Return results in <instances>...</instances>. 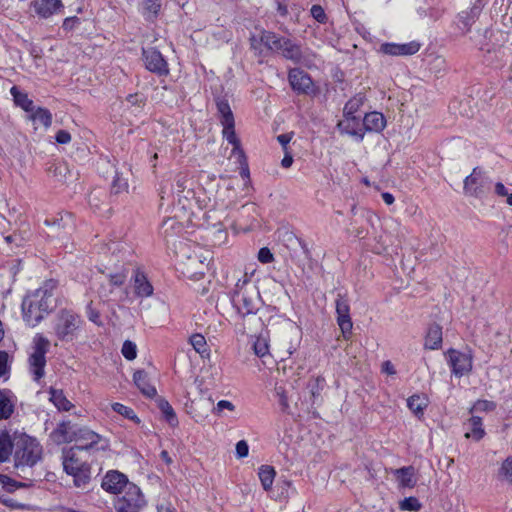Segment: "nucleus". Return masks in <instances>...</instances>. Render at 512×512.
<instances>
[{"label":"nucleus","instance_id":"nucleus-1","mask_svg":"<svg viewBox=\"0 0 512 512\" xmlns=\"http://www.w3.org/2000/svg\"><path fill=\"white\" fill-rule=\"evenodd\" d=\"M160 207L179 206L182 210L192 209L196 202L194 181L187 172L165 175L158 188Z\"/></svg>","mask_w":512,"mask_h":512},{"label":"nucleus","instance_id":"nucleus-2","mask_svg":"<svg viewBox=\"0 0 512 512\" xmlns=\"http://www.w3.org/2000/svg\"><path fill=\"white\" fill-rule=\"evenodd\" d=\"M57 281L50 279L41 287L27 294L22 301V312L25 322L30 326H36L45 315L56 307L55 290Z\"/></svg>","mask_w":512,"mask_h":512},{"label":"nucleus","instance_id":"nucleus-3","mask_svg":"<svg viewBox=\"0 0 512 512\" xmlns=\"http://www.w3.org/2000/svg\"><path fill=\"white\" fill-rule=\"evenodd\" d=\"M13 441L14 451V468L17 475L21 476V472H25L26 468L34 466L41 458V447L36 439L26 435H15Z\"/></svg>","mask_w":512,"mask_h":512},{"label":"nucleus","instance_id":"nucleus-4","mask_svg":"<svg viewBox=\"0 0 512 512\" xmlns=\"http://www.w3.org/2000/svg\"><path fill=\"white\" fill-rule=\"evenodd\" d=\"M232 303L239 314L247 316L255 314L262 306V300L256 285L251 283L246 275L239 279L232 295Z\"/></svg>","mask_w":512,"mask_h":512},{"label":"nucleus","instance_id":"nucleus-5","mask_svg":"<svg viewBox=\"0 0 512 512\" xmlns=\"http://www.w3.org/2000/svg\"><path fill=\"white\" fill-rule=\"evenodd\" d=\"M84 451L79 448L65 449L63 451V467L67 474L73 476L74 485L78 488H86L91 479L90 465L81 454Z\"/></svg>","mask_w":512,"mask_h":512},{"label":"nucleus","instance_id":"nucleus-6","mask_svg":"<svg viewBox=\"0 0 512 512\" xmlns=\"http://www.w3.org/2000/svg\"><path fill=\"white\" fill-rule=\"evenodd\" d=\"M82 324L80 316L72 310H60L54 320V332L60 341H72Z\"/></svg>","mask_w":512,"mask_h":512},{"label":"nucleus","instance_id":"nucleus-7","mask_svg":"<svg viewBox=\"0 0 512 512\" xmlns=\"http://www.w3.org/2000/svg\"><path fill=\"white\" fill-rule=\"evenodd\" d=\"M50 347L49 340L42 334H37L33 339L32 352L29 355V371L35 381H39L45 374L46 353Z\"/></svg>","mask_w":512,"mask_h":512},{"label":"nucleus","instance_id":"nucleus-8","mask_svg":"<svg viewBox=\"0 0 512 512\" xmlns=\"http://www.w3.org/2000/svg\"><path fill=\"white\" fill-rule=\"evenodd\" d=\"M123 496L115 502L117 512H140L145 506L146 501L140 488L132 483L122 492Z\"/></svg>","mask_w":512,"mask_h":512},{"label":"nucleus","instance_id":"nucleus-9","mask_svg":"<svg viewBox=\"0 0 512 512\" xmlns=\"http://www.w3.org/2000/svg\"><path fill=\"white\" fill-rule=\"evenodd\" d=\"M216 107L217 112L220 116V122L223 126V136L224 138L233 146L238 148L239 139L235 133V121L232 110L228 103V100L225 98L217 97L216 98Z\"/></svg>","mask_w":512,"mask_h":512},{"label":"nucleus","instance_id":"nucleus-10","mask_svg":"<svg viewBox=\"0 0 512 512\" xmlns=\"http://www.w3.org/2000/svg\"><path fill=\"white\" fill-rule=\"evenodd\" d=\"M74 441L76 444L72 448H79V450L85 452L105 449L106 447V442L103 441L102 437L87 427H78Z\"/></svg>","mask_w":512,"mask_h":512},{"label":"nucleus","instance_id":"nucleus-11","mask_svg":"<svg viewBox=\"0 0 512 512\" xmlns=\"http://www.w3.org/2000/svg\"><path fill=\"white\" fill-rule=\"evenodd\" d=\"M299 336L300 332L295 326L289 325V327L285 329L283 339L277 343L276 348L281 361L285 360L296 351L299 345Z\"/></svg>","mask_w":512,"mask_h":512},{"label":"nucleus","instance_id":"nucleus-12","mask_svg":"<svg viewBox=\"0 0 512 512\" xmlns=\"http://www.w3.org/2000/svg\"><path fill=\"white\" fill-rule=\"evenodd\" d=\"M489 182L483 173L475 168L473 172L464 180L465 193L474 196L482 197L489 190Z\"/></svg>","mask_w":512,"mask_h":512},{"label":"nucleus","instance_id":"nucleus-13","mask_svg":"<svg viewBox=\"0 0 512 512\" xmlns=\"http://www.w3.org/2000/svg\"><path fill=\"white\" fill-rule=\"evenodd\" d=\"M131 484L125 474L117 470H110L103 477L101 487L108 493L119 494Z\"/></svg>","mask_w":512,"mask_h":512},{"label":"nucleus","instance_id":"nucleus-14","mask_svg":"<svg viewBox=\"0 0 512 512\" xmlns=\"http://www.w3.org/2000/svg\"><path fill=\"white\" fill-rule=\"evenodd\" d=\"M143 60L149 71L159 76H165L169 73L168 64L158 50L154 48L143 49Z\"/></svg>","mask_w":512,"mask_h":512},{"label":"nucleus","instance_id":"nucleus-15","mask_svg":"<svg viewBox=\"0 0 512 512\" xmlns=\"http://www.w3.org/2000/svg\"><path fill=\"white\" fill-rule=\"evenodd\" d=\"M337 323L345 338L351 334L353 323L350 317V306L348 299L338 294L336 299Z\"/></svg>","mask_w":512,"mask_h":512},{"label":"nucleus","instance_id":"nucleus-16","mask_svg":"<svg viewBox=\"0 0 512 512\" xmlns=\"http://www.w3.org/2000/svg\"><path fill=\"white\" fill-rule=\"evenodd\" d=\"M448 354L452 372L456 376L461 377L472 370V355L470 352L466 353L450 349Z\"/></svg>","mask_w":512,"mask_h":512},{"label":"nucleus","instance_id":"nucleus-17","mask_svg":"<svg viewBox=\"0 0 512 512\" xmlns=\"http://www.w3.org/2000/svg\"><path fill=\"white\" fill-rule=\"evenodd\" d=\"M78 427L71 421H63L50 433V440L57 445L72 442L77 434Z\"/></svg>","mask_w":512,"mask_h":512},{"label":"nucleus","instance_id":"nucleus-18","mask_svg":"<svg viewBox=\"0 0 512 512\" xmlns=\"http://www.w3.org/2000/svg\"><path fill=\"white\" fill-rule=\"evenodd\" d=\"M288 80L292 89L298 93H309L312 90V80L305 71L293 68L289 71Z\"/></svg>","mask_w":512,"mask_h":512},{"label":"nucleus","instance_id":"nucleus-19","mask_svg":"<svg viewBox=\"0 0 512 512\" xmlns=\"http://www.w3.org/2000/svg\"><path fill=\"white\" fill-rule=\"evenodd\" d=\"M420 49V44L412 41L405 44L396 43H383L380 46V51L387 55L392 56H408L417 53Z\"/></svg>","mask_w":512,"mask_h":512},{"label":"nucleus","instance_id":"nucleus-20","mask_svg":"<svg viewBox=\"0 0 512 512\" xmlns=\"http://www.w3.org/2000/svg\"><path fill=\"white\" fill-rule=\"evenodd\" d=\"M32 7L41 18H49L63 8L61 0H33Z\"/></svg>","mask_w":512,"mask_h":512},{"label":"nucleus","instance_id":"nucleus-21","mask_svg":"<svg viewBox=\"0 0 512 512\" xmlns=\"http://www.w3.org/2000/svg\"><path fill=\"white\" fill-rule=\"evenodd\" d=\"M338 128L341 133L348 134L359 142L364 138V130L360 127L358 117H345V120L338 123Z\"/></svg>","mask_w":512,"mask_h":512},{"label":"nucleus","instance_id":"nucleus-22","mask_svg":"<svg viewBox=\"0 0 512 512\" xmlns=\"http://www.w3.org/2000/svg\"><path fill=\"white\" fill-rule=\"evenodd\" d=\"M16 397L10 390L0 389V420L9 419L14 413Z\"/></svg>","mask_w":512,"mask_h":512},{"label":"nucleus","instance_id":"nucleus-23","mask_svg":"<svg viewBox=\"0 0 512 512\" xmlns=\"http://www.w3.org/2000/svg\"><path fill=\"white\" fill-rule=\"evenodd\" d=\"M386 126L384 116L379 112H370L363 118V130L369 132H380Z\"/></svg>","mask_w":512,"mask_h":512},{"label":"nucleus","instance_id":"nucleus-24","mask_svg":"<svg viewBox=\"0 0 512 512\" xmlns=\"http://www.w3.org/2000/svg\"><path fill=\"white\" fill-rule=\"evenodd\" d=\"M278 54L296 64L300 63L303 57L301 47L288 38L286 41H283L281 50H279Z\"/></svg>","mask_w":512,"mask_h":512},{"label":"nucleus","instance_id":"nucleus-25","mask_svg":"<svg viewBox=\"0 0 512 512\" xmlns=\"http://www.w3.org/2000/svg\"><path fill=\"white\" fill-rule=\"evenodd\" d=\"M287 38L280 36L271 31H262L260 35V43H262L268 50L278 53L281 50L283 41Z\"/></svg>","mask_w":512,"mask_h":512},{"label":"nucleus","instance_id":"nucleus-26","mask_svg":"<svg viewBox=\"0 0 512 512\" xmlns=\"http://www.w3.org/2000/svg\"><path fill=\"white\" fill-rule=\"evenodd\" d=\"M442 345V327L438 324L429 326L425 337V348L430 350L439 349Z\"/></svg>","mask_w":512,"mask_h":512},{"label":"nucleus","instance_id":"nucleus-27","mask_svg":"<svg viewBox=\"0 0 512 512\" xmlns=\"http://www.w3.org/2000/svg\"><path fill=\"white\" fill-rule=\"evenodd\" d=\"M134 383L140 389V391L147 397H154L156 395V389L148 381L147 373L143 370H138L133 376Z\"/></svg>","mask_w":512,"mask_h":512},{"label":"nucleus","instance_id":"nucleus-28","mask_svg":"<svg viewBox=\"0 0 512 512\" xmlns=\"http://www.w3.org/2000/svg\"><path fill=\"white\" fill-rule=\"evenodd\" d=\"M135 293L140 297H149L153 294V287L146 276L137 271L134 276Z\"/></svg>","mask_w":512,"mask_h":512},{"label":"nucleus","instance_id":"nucleus-29","mask_svg":"<svg viewBox=\"0 0 512 512\" xmlns=\"http://www.w3.org/2000/svg\"><path fill=\"white\" fill-rule=\"evenodd\" d=\"M399 485L403 488H413L416 485L414 478V467L407 466L395 470Z\"/></svg>","mask_w":512,"mask_h":512},{"label":"nucleus","instance_id":"nucleus-30","mask_svg":"<svg viewBox=\"0 0 512 512\" xmlns=\"http://www.w3.org/2000/svg\"><path fill=\"white\" fill-rule=\"evenodd\" d=\"M468 431L465 433L466 438H473L475 441L481 440L485 431L482 427V419L478 416H472L468 421Z\"/></svg>","mask_w":512,"mask_h":512},{"label":"nucleus","instance_id":"nucleus-31","mask_svg":"<svg viewBox=\"0 0 512 512\" xmlns=\"http://www.w3.org/2000/svg\"><path fill=\"white\" fill-rule=\"evenodd\" d=\"M49 394L50 401L58 410L69 411L73 407L72 403L66 398L62 390L51 388Z\"/></svg>","mask_w":512,"mask_h":512},{"label":"nucleus","instance_id":"nucleus-32","mask_svg":"<svg viewBox=\"0 0 512 512\" xmlns=\"http://www.w3.org/2000/svg\"><path fill=\"white\" fill-rule=\"evenodd\" d=\"M366 97L363 93H357L346 104L343 110L344 117H356L355 113L363 106Z\"/></svg>","mask_w":512,"mask_h":512},{"label":"nucleus","instance_id":"nucleus-33","mask_svg":"<svg viewBox=\"0 0 512 512\" xmlns=\"http://www.w3.org/2000/svg\"><path fill=\"white\" fill-rule=\"evenodd\" d=\"M10 93L13 96L14 102L17 106H20L27 112L33 111V101L28 98L26 93L21 92L17 86H13L10 90Z\"/></svg>","mask_w":512,"mask_h":512},{"label":"nucleus","instance_id":"nucleus-34","mask_svg":"<svg viewBox=\"0 0 512 512\" xmlns=\"http://www.w3.org/2000/svg\"><path fill=\"white\" fill-rule=\"evenodd\" d=\"M258 475L263 489L265 491H269L272 487L276 475L275 469L269 465H262L259 468Z\"/></svg>","mask_w":512,"mask_h":512},{"label":"nucleus","instance_id":"nucleus-35","mask_svg":"<svg viewBox=\"0 0 512 512\" xmlns=\"http://www.w3.org/2000/svg\"><path fill=\"white\" fill-rule=\"evenodd\" d=\"M13 450V441L7 432L0 433V463L9 460Z\"/></svg>","mask_w":512,"mask_h":512},{"label":"nucleus","instance_id":"nucleus-36","mask_svg":"<svg viewBox=\"0 0 512 512\" xmlns=\"http://www.w3.org/2000/svg\"><path fill=\"white\" fill-rule=\"evenodd\" d=\"M0 484L2 485L3 489L8 493H13L17 489L28 487L27 483L16 481L10 476L2 473H0Z\"/></svg>","mask_w":512,"mask_h":512},{"label":"nucleus","instance_id":"nucleus-37","mask_svg":"<svg viewBox=\"0 0 512 512\" xmlns=\"http://www.w3.org/2000/svg\"><path fill=\"white\" fill-rule=\"evenodd\" d=\"M158 406L168 423L172 426H175L178 423V420L173 407L168 403V401L160 399Z\"/></svg>","mask_w":512,"mask_h":512},{"label":"nucleus","instance_id":"nucleus-38","mask_svg":"<svg viewBox=\"0 0 512 512\" xmlns=\"http://www.w3.org/2000/svg\"><path fill=\"white\" fill-rule=\"evenodd\" d=\"M32 119L48 128L52 123V114L45 108H38L32 115Z\"/></svg>","mask_w":512,"mask_h":512},{"label":"nucleus","instance_id":"nucleus-39","mask_svg":"<svg viewBox=\"0 0 512 512\" xmlns=\"http://www.w3.org/2000/svg\"><path fill=\"white\" fill-rule=\"evenodd\" d=\"M407 405L411 411L415 414H419L423 412V409L427 406V402L425 398L419 395H413L408 398Z\"/></svg>","mask_w":512,"mask_h":512},{"label":"nucleus","instance_id":"nucleus-40","mask_svg":"<svg viewBox=\"0 0 512 512\" xmlns=\"http://www.w3.org/2000/svg\"><path fill=\"white\" fill-rule=\"evenodd\" d=\"M232 152H233V154L237 155L239 158V163L241 165L240 175L244 179H249L250 172H249L246 156L244 154V151L240 147V143L238 144V148L233 146Z\"/></svg>","mask_w":512,"mask_h":512},{"label":"nucleus","instance_id":"nucleus-41","mask_svg":"<svg viewBox=\"0 0 512 512\" xmlns=\"http://www.w3.org/2000/svg\"><path fill=\"white\" fill-rule=\"evenodd\" d=\"M190 344L193 346L196 352L203 355L207 352V343L206 339L201 334H193L190 339Z\"/></svg>","mask_w":512,"mask_h":512},{"label":"nucleus","instance_id":"nucleus-42","mask_svg":"<svg viewBox=\"0 0 512 512\" xmlns=\"http://www.w3.org/2000/svg\"><path fill=\"white\" fill-rule=\"evenodd\" d=\"M112 409L127 419L133 420L136 423L140 422L139 418L136 416L133 409H131L130 407H127L121 403H114L112 405Z\"/></svg>","mask_w":512,"mask_h":512},{"label":"nucleus","instance_id":"nucleus-43","mask_svg":"<svg viewBox=\"0 0 512 512\" xmlns=\"http://www.w3.org/2000/svg\"><path fill=\"white\" fill-rule=\"evenodd\" d=\"M421 508V503L415 497L405 498L400 502V509L405 511H419Z\"/></svg>","mask_w":512,"mask_h":512},{"label":"nucleus","instance_id":"nucleus-44","mask_svg":"<svg viewBox=\"0 0 512 512\" xmlns=\"http://www.w3.org/2000/svg\"><path fill=\"white\" fill-rule=\"evenodd\" d=\"M476 17V8H472L470 11H463L459 14V21L463 24L466 31H469L471 24L474 22Z\"/></svg>","mask_w":512,"mask_h":512},{"label":"nucleus","instance_id":"nucleus-45","mask_svg":"<svg viewBox=\"0 0 512 512\" xmlns=\"http://www.w3.org/2000/svg\"><path fill=\"white\" fill-rule=\"evenodd\" d=\"M123 356L127 360H133L137 356V347L136 344L130 340H126L123 343L122 350H121Z\"/></svg>","mask_w":512,"mask_h":512},{"label":"nucleus","instance_id":"nucleus-46","mask_svg":"<svg viewBox=\"0 0 512 512\" xmlns=\"http://www.w3.org/2000/svg\"><path fill=\"white\" fill-rule=\"evenodd\" d=\"M253 347L255 354L259 357H264L269 352V345L264 337H258Z\"/></svg>","mask_w":512,"mask_h":512},{"label":"nucleus","instance_id":"nucleus-47","mask_svg":"<svg viewBox=\"0 0 512 512\" xmlns=\"http://www.w3.org/2000/svg\"><path fill=\"white\" fill-rule=\"evenodd\" d=\"M499 473L508 483L512 484V457L504 460Z\"/></svg>","mask_w":512,"mask_h":512},{"label":"nucleus","instance_id":"nucleus-48","mask_svg":"<svg viewBox=\"0 0 512 512\" xmlns=\"http://www.w3.org/2000/svg\"><path fill=\"white\" fill-rule=\"evenodd\" d=\"M496 403L489 400H478L473 405L471 411H479V412H490L495 410Z\"/></svg>","mask_w":512,"mask_h":512},{"label":"nucleus","instance_id":"nucleus-49","mask_svg":"<svg viewBox=\"0 0 512 512\" xmlns=\"http://www.w3.org/2000/svg\"><path fill=\"white\" fill-rule=\"evenodd\" d=\"M323 386L324 379L321 377H317L316 379L309 383L311 396L314 398V400L320 396L321 391L323 390Z\"/></svg>","mask_w":512,"mask_h":512},{"label":"nucleus","instance_id":"nucleus-50","mask_svg":"<svg viewBox=\"0 0 512 512\" xmlns=\"http://www.w3.org/2000/svg\"><path fill=\"white\" fill-rule=\"evenodd\" d=\"M126 278H127V274L123 271L117 272L115 274H110L109 279H108V282H109L108 284H109V286L120 287L124 284V282L126 281Z\"/></svg>","mask_w":512,"mask_h":512},{"label":"nucleus","instance_id":"nucleus-51","mask_svg":"<svg viewBox=\"0 0 512 512\" xmlns=\"http://www.w3.org/2000/svg\"><path fill=\"white\" fill-rule=\"evenodd\" d=\"M275 391H276V395L279 398V404H280L282 410L287 411L289 409V403H288V398H287L285 389L282 386H277L275 388Z\"/></svg>","mask_w":512,"mask_h":512},{"label":"nucleus","instance_id":"nucleus-52","mask_svg":"<svg viewBox=\"0 0 512 512\" xmlns=\"http://www.w3.org/2000/svg\"><path fill=\"white\" fill-rule=\"evenodd\" d=\"M311 15L319 23H325L326 20H327V16L325 14V11H324V9L320 5H313L311 7Z\"/></svg>","mask_w":512,"mask_h":512},{"label":"nucleus","instance_id":"nucleus-53","mask_svg":"<svg viewBox=\"0 0 512 512\" xmlns=\"http://www.w3.org/2000/svg\"><path fill=\"white\" fill-rule=\"evenodd\" d=\"M258 260L263 264L271 263L274 260V256L269 248L263 247L258 252Z\"/></svg>","mask_w":512,"mask_h":512},{"label":"nucleus","instance_id":"nucleus-54","mask_svg":"<svg viewBox=\"0 0 512 512\" xmlns=\"http://www.w3.org/2000/svg\"><path fill=\"white\" fill-rule=\"evenodd\" d=\"M112 189L115 193L126 191L128 189V183L125 179L121 178L119 175H116L115 179L113 180Z\"/></svg>","mask_w":512,"mask_h":512},{"label":"nucleus","instance_id":"nucleus-55","mask_svg":"<svg viewBox=\"0 0 512 512\" xmlns=\"http://www.w3.org/2000/svg\"><path fill=\"white\" fill-rule=\"evenodd\" d=\"M495 193L498 195V196H501V197H504V196H507V204L512 206V193L509 194L508 193V190L507 188L504 186V184L498 182L496 183L495 185Z\"/></svg>","mask_w":512,"mask_h":512},{"label":"nucleus","instance_id":"nucleus-56","mask_svg":"<svg viewBox=\"0 0 512 512\" xmlns=\"http://www.w3.org/2000/svg\"><path fill=\"white\" fill-rule=\"evenodd\" d=\"M142 4L144 9L153 15L157 14L160 8L159 0H142Z\"/></svg>","mask_w":512,"mask_h":512},{"label":"nucleus","instance_id":"nucleus-57","mask_svg":"<svg viewBox=\"0 0 512 512\" xmlns=\"http://www.w3.org/2000/svg\"><path fill=\"white\" fill-rule=\"evenodd\" d=\"M249 447L245 440H240L236 444V454L238 458H244L248 455Z\"/></svg>","mask_w":512,"mask_h":512},{"label":"nucleus","instance_id":"nucleus-58","mask_svg":"<svg viewBox=\"0 0 512 512\" xmlns=\"http://www.w3.org/2000/svg\"><path fill=\"white\" fill-rule=\"evenodd\" d=\"M8 358L6 351H0V378L8 372Z\"/></svg>","mask_w":512,"mask_h":512},{"label":"nucleus","instance_id":"nucleus-59","mask_svg":"<svg viewBox=\"0 0 512 512\" xmlns=\"http://www.w3.org/2000/svg\"><path fill=\"white\" fill-rule=\"evenodd\" d=\"M55 139L59 144H67L71 141V135L66 130H59L56 133Z\"/></svg>","mask_w":512,"mask_h":512},{"label":"nucleus","instance_id":"nucleus-60","mask_svg":"<svg viewBox=\"0 0 512 512\" xmlns=\"http://www.w3.org/2000/svg\"><path fill=\"white\" fill-rule=\"evenodd\" d=\"M0 502L5 505L6 507L12 508V509H24L25 505L21 504L14 499L11 498H0Z\"/></svg>","mask_w":512,"mask_h":512},{"label":"nucleus","instance_id":"nucleus-61","mask_svg":"<svg viewBox=\"0 0 512 512\" xmlns=\"http://www.w3.org/2000/svg\"><path fill=\"white\" fill-rule=\"evenodd\" d=\"M216 411L218 413H220L223 409H228L230 411H233L235 409V406L233 405L232 402L230 401H227V400H221L217 403V406H216Z\"/></svg>","mask_w":512,"mask_h":512},{"label":"nucleus","instance_id":"nucleus-62","mask_svg":"<svg viewBox=\"0 0 512 512\" xmlns=\"http://www.w3.org/2000/svg\"><path fill=\"white\" fill-rule=\"evenodd\" d=\"M226 238H227L226 230L219 228L215 231V241H214L215 244L220 245V244L224 243Z\"/></svg>","mask_w":512,"mask_h":512},{"label":"nucleus","instance_id":"nucleus-63","mask_svg":"<svg viewBox=\"0 0 512 512\" xmlns=\"http://www.w3.org/2000/svg\"><path fill=\"white\" fill-rule=\"evenodd\" d=\"M291 139H292V136H291V134H288V133L281 134L277 137V140L282 145L284 151L287 150V145L291 141Z\"/></svg>","mask_w":512,"mask_h":512},{"label":"nucleus","instance_id":"nucleus-64","mask_svg":"<svg viewBox=\"0 0 512 512\" xmlns=\"http://www.w3.org/2000/svg\"><path fill=\"white\" fill-rule=\"evenodd\" d=\"M127 101L132 105H143V99L138 94H130L127 96Z\"/></svg>","mask_w":512,"mask_h":512}]
</instances>
